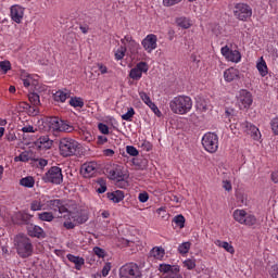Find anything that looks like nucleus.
Here are the masks:
<instances>
[{
  "instance_id": "39",
  "label": "nucleus",
  "mask_w": 278,
  "mask_h": 278,
  "mask_svg": "<svg viewBox=\"0 0 278 278\" xmlns=\"http://www.w3.org/2000/svg\"><path fill=\"white\" fill-rule=\"evenodd\" d=\"M129 77L135 81H139V79H142V73L137 67H134L129 72Z\"/></svg>"
},
{
  "instance_id": "45",
  "label": "nucleus",
  "mask_w": 278,
  "mask_h": 278,
  "mask_svg": "<svg viewBox=\"0 0 278 278\" xmlns=\"http://www.w3.org/2000/svg\"><path fill=\"white\" fill-rule=\"evenodd\" d=\"M184 265H185V267H186L188 270H194V268H197V260H194V258L186 260V261L184 262Z\"/></svg>"
},
{
  "instance_id": "64",
  "label": "nucleus",
  "mask_w": 278,
  "mask_h": 278,
  "mask_svg": "<svg viewBox=\"0 0 278 278\" xmlns=\"http://www.w3.org/2000/svg\"><path fill=\"white\" fill-rule=\"evenodd\" d=\"M79 29L83 34H88V31L90 30V27L88 26V24H83L79 26Z\"/></svg>"
},
{
  "instance_id": "63",
  "label": "nucleus",
  "mask_w": 278,
  "mask_h": 278,
  "mask_svg": "<svg viewBox=\"0 0 278 278\" xmlns=\"http://www.w3.org/2000/svg\"><path fill=\"white\" fill-rule=\"evenodd\" d=\"M223 188H224L227 192H231V190H232L231 181H229V180H224V181H223Z\"/></svg>"
},
{
  "instance_id": "10",
  "label": "nucleus",
  "mask_w": 278,
  "mask_h": 278,
  "mask_svg": "<svg viewBox=\"0 0 278 278\" xmlns=\"http://www.w3.org/2000/svg\"><path fill=\"white\" fill-rule=\"evenodd\" d=\"M141 45L147 53H152L157 49V36L153 34L147 35Z\"/></svg>"
},
{
  "instance_id": "47",
  "label": "nucleus",
  "mask_w": 278,
  "mask_h": 278,
  "mask_svg": "<svg viewBox=\"0 0 278 278\" xmlns=\"http://www.w3.org/2000/svg\"><path fill=\"white\" fill-rule=\"evenodd\" d=\"M135 68H137L138 71H140L141 72V74L142 73H148V71H149V64H147V62H139L136 66H135Z\"/></svg>"
},
{
  "instance_id": "37",
  "label": "nucleus",
  "mask_w": 278,
  "mask_h": 278,
  "mask_svg": "<svg viewBox=\"0 0 278 278\" xmlns=\"http://www.w3.org/2000/svg\"><path fill=\"white\" fill-rule=\"evenodd\" d=\"M191 247H192L191 242H189V241L182 242L178 247V253H180V255H186V253H188L190 251Z\"/></svg>"
},
{
  "instance_id": "29",
  "label": "nucleus",
  "mask_w": 278,
  "mask_h": 278,
  "mask_svg": "<svg viewBox=\"0 0 278 278\" xmlns=\"http://www.w3.org/2000/svg\"><path fill=\"white\" fill-rule=\"evenodd\" d=\"M36 180L31 176L20 179V186H23L24 188H34Z\"/></svg>"
},
{
  "instance_id": "32",
  "label": "nucleus",
  "mask_w": 278,
  "mask_h": 278,
  "mask_svg": "<svg viewBox=\"0 0 278 278\" xmlns=\"http://www.w3.org/2000/svg\"><path fill=\"white\" fill-rule=\"evenodd\" d=\"M38 218L45 223H51L55 216L51 212H42L38 214Z\"/></svg>"
},
{
  "instance_id": "34",
  "label": "nucleus",
  "mask_w": 278,
  "mask_h": 278,
  "mask_svg": "<svg viewBox=\"0 0 278 278\" xmlns=\"http://www.w3.org/2000/svg\"><path fill=\"white\" fill-rule=\"evenodd\" d=\"M243 225H245L247 227H253V226L257 225V218L254 215H251L248 213L245 215Z\"/></svg>"
},
{
  "instance_id": "59",
  "label": "nucleus",
  "mask_w": 278,
  "mask_h": 278,
  "mask_svg": "<svg viewBox=\"0 0 278 278\" xmlns=\"http://www.w3.org/2000/svg\"><path fill=\"white\" fill-rule=\"evenodd\" d=\"M181 0H163V4L166 8H170V5H177V3H180Z\"/></svg>"
},
{
  "instance_id": "26",
  "label": "nucleus",
  "mask_w": 278,
  "mask_h": 278,
  "mask_svg": "<svg viewBox=\"0 0 278 278\" xmlns=\"http://www.w3.org/2000/svg\"><path fill=\"white\" fill-rule=\"evenodd\" d=\"M176 24L178 27H181L182 29H190L192 27V23H190V18L188 17H177L176 18Z\"/></svg>"
},
{
  "instance_id": "21",
  "label": "nucleus",
  "mask_w": 278,
  "mask_h": 278,
  "mask_svg": "<svg viewBox=\"0 0 278 278\" xmlns=\"http://www.w3.org/2000/svg\"><path fill=\"white\" fill-rule=\"evenodd\" d=\"M106 197L110 199V201H113V203H121V201L125 199V192L116 190L114 192L106 193Z\"/></svg>"
},
{
  "instance_id": "11",
  "label": "nucleus",
  "mask_w": 278,
  "mask_h": 278,
  "mask_svg": "<svg viewBox=\"0 0 278 278\" xmlns=\"http://www.w3.org/2000/svg\"><path fill=\"white\" fill-rule=\"evenodd\" d=\"M47 207L53 212H59V214H66L68 208L64 205V201L60 199H53L46 201Z\"/></svg>"
},
{
  "instance_id": "5",
  "label": "nucleus",
  "mask_w": 278,
  "mask_h": 278,
  "mask_svg": "<svg viewBox=\"0 0 278 278\" xmlns=\"http://www.w3.org/2000/svg\"><path fill=\"white\" fill-rule=\"evenodd\" d=\"M142 271L136 263H127L119 268V278H140Z\"/></svg>"
},
{
  "instance_id": "43",
  "label": "nucleus",
  "mask_w": 278,
  "mask_h": 278,
  "mask_svg": "<svg viewBox=\"0 0 278 278\" xmlns=\"http://www.w3.org/2000/svg\"><path fill=\"white\" fill-rule=\"evenodd\" d=\"M136 114V111L134 108H129L128 111L122 115V121L130 122L131 118H134V115Z\"/></svg>"
},
{
  "instance_id": "3",
  "label": "nucleus",
  "mask_w": 278,
  "mask_h": 278,
  "mask_svg": "<svg viewBox=\"0 0 278 278\" xmlns=\"http://www.w3.org/2000/svg\"><path fill=\"white\" fill-rule=\"evenodd\" d=\"M59 149L62 157H71L77 155L81 149V144L71 138H63L60 140Z\"/></svg>"
},
{
  "instance_id": "20",
  "label": "nucleus",
  "mask_w": 278,
  "mask_h": 278,
  "mask_svg": "<svg viewBox=\"0 0 278 278\" xmlns=\"http://www.w3.org/2000/svg\"><path fill=\"white\" fill-rule=\"evenodd\" d=\"M66 257H67L68 262H72V264H75L76 270H79L81 268V266H84V264H86V260H84V257L75 256L73 254H67Z\"/></svg>"
},
{
  "instance_id": "17",
  "label": "nucleus",
  "mask_w": 278,
  "mask_h": 278,
  "mask_svg": "<svg viewBox=\"0 0 278 278\" xmlns=\"http://www.w3.org/2000/svg\"><path fill=\"white\" fill-rule=\"evenodd\" d=\"M241 127L243 129V131H247L248 134H250L254 140H260V137L262 135H260V129L255 127V125L249 123V122H243L241 124Z\"/></svg>"
},
{
  "instance_id": "61",
  "label": "nucleus",
  "mask_w": 278,
  "mask_h": 278,
  "mask_svg": "<svg viewBox=\"0 0 278 278\" xmlns=\"http://www.w3.org/2000/svg\"><path fill=\"white\" fill-rule=\"evenodd\" d=\"M28 114L30 116H38L40 114V111L38 110V106H31V109H28Z\"/></svg>"
},
{
  "instance_id": "23",
  "label": "nucleus",
  "mask_w": 278,
  "mask_h": 278,
  "mask_svg": "<svg viewBox=\"0 0 278 278\" xmlns=\"http://www.w3.org/2000/svg\"><path fill=\"white\" fill-rule=\"evenodd\" d=\"M175 269L180 270L179 265L161 264L159 267L160 273H164V275H170L175 273Z\"/></svg>"
},
{
  "instance_id": "38",
  "label": "nucleus",
  "mask_w": 278,
  "mask_h": 278,
  "mask_svg": "<svg viewBox=\"0 0 278 278\" xmlns=\"http://www.w3.org/2000/svg\"><path fill=\"white\" fill-rule=\"evenodd\" d=\"M70 105L72 108H84V99L79 97H72L70 100Z\"/></svg>"
},
{
  "instance_id": "31",
  "label": "nucleus",
  "mask_w": 278,
  "mask_h": 278,
  "mask_svg": "<svg viewBox=\"0 0 278 278\" xmlns=\"http://www.w3.org/2000/svg\"><path fill=\"white\" fill-rule=\"evenodd\" d=\"M150 253L152 257H155V260H162V257L166 255V252L163 248H153Z\"/></svg>"
},
{
  "instance_id": "51",
  "label": "nucleus",
  "mask_w": 278,
  "mask_h": 278,
  "mask_svg": "<svg viewBox=\"0 0 278 278\" xmlns=\"http://www.w3.org/2000/svg\"><path fill=\"white\" fill-rule=\"evenodd\" d=\"M0 68L1 71H3L4 73H8L10 71V68H12V65L10 64L9 61H1L0 62Z\"/></svg>"
},
{
  "instance_id": "44",
  "label": "nucleus",
  "mask_w": 278,
  "mask_h": 278,
  "mask_svg": "<svg viewBox=\"0 0 278 278\" xmlns=\"http://www.w3.org/2000/svg\"><path fill=\"white\" fill-rule=\"evenodd\" d=\"M43 207V204L42 202H40L39 200H34L31 203H30V210L31 212H40V210H42Z\"/></svg>"
},
{
  "instance_id": "53",
  "label": "nucleus",
  "mask_w": 278,
  "mask_h": 278,
  "mask_svg": "<svg viewBox=\"0 0 278 278\" xmlns=\"http://www.w3.org/2000/svg\"><path fill=\"white\" fill-rule=\"evenodd\" d=\"M110 270H112V263H105L102 268V277H108V275H110Z\"/></svg>"
},
{
  "instance_id": "28",
  "label": "nucleus",
  "mask_w": 278,
  "mask_h": 278,
  "mask_svg": "<svg viewBox=\"0 0 278 278\" xmlns=\"http://www.w3.org/2000/svg\"><path fill=\"white\" fill-rule=\"evenodd\" d=\"M48 123L50 129H52L53 131H60V127L62 124V119H60V117H50Z\"/></svg>"
},
{
  "instance_id": "24",
  "label": "nucleus",
  "mask_w": 278,
  "mask_h": 278,
  "mask_svg": "<svg viewBox=\"0 0 278 278\" xmlns=\"http://www.w3.org/2000/svg\"><path fill=\"white\" fill-rule=\"evenodd\" d=\"M247 211L244 210H236L232 214L235 220L237 223H240V225H243L244 223V219L247 218Z\"/></svg>"
},
{
  "instance_id": "46",
  "label": "nucleus",
  "mask_w": 278,
  "mask_h": 278,
  "mask_svg": "<svg viewBox=\"0 0 278 278\" xmlns=\"http://www.w3.org/2000/svg\"><path fill=\"white\" fill-rule=\"evenodd\" d=\"M126 153H128V155H131V157H138L140 152L138 151V149H136V147L127 146Z\"/></svg>"
},
{
  "instance_id": "6",
  "label": "nucleus",
  "mask_w": 278,
  "mask_h": 278,
  "mask_svg": "<svg viewBox=\"0 0 278 278\" xmlns=\"http://www.w3.org/2000/svg\"><path fill=\"white\" fill-rule=\"evenodd\" d=\"M202 146L208 153H216L218 151V135L206 132L202 138Z\"/></svg>"
},
{
  "instance_id": "49",
  "label": "nucleus",
  "mask_w": 278,
  "mask_h": 278,
  "mask_svg": "<svg viewBox=\"0 0 278 278\" xmlns=\"http://www.w3.org/2000/svg\"><path fill=\"white\" fill-rule=\"evenodd\" d=\"M271 131H274L275 136H278V116L271 119Z\"/></svg>"
},
{
  "instance_id": "36",
  "label": "nucleus",
  "mask_w": 278,
  "mask_h": 278,
  "mask_svg": "<svg viewBox=\"0 0 278 278\" xmlns=\"http://www.w3.org/2000/svg\"><path fill=\"white\" fill-rule=\"evenodd\" d=\"M28 101L34 106L40 105V96L37 92H30L28 93Z\"/></svg>"
},
{
  "instance_id": "16",
  "label": "nucleus",
  "mask_w": 278,
  "mask_h": 278,
  "mask_svg": "<svg viewBox=\"0 0 278 278\" xmlns=\"http://www.w3.org/2000/svg\"><path fill=\"white\" fill-rule=\"evenodd\" d=\"M109 179L112 181H126V179H129V175L124 174L123 169L116 167L109 170Z\"/></svg>"
},
{
  "instance_id": "41",
  "label": "nucleus",
  "mask_w": 278,
  "mask_h": 278,
  "mask_svg": "<svg viewBox=\"0 0 278 278\" xmlns=\"http://www.w3.org/2000/svg\"><path fill=\"white\" fill-rule=\"evenodd\" d=\"M75 128L68 124V122L61 119V127L59 131H66V134H71Z\"/></svg>"
},
{
  "instance_id": "55",
  "label": "nucleus",
  "mask_w": 278,
  "mask_h": 278,
  "mask_svg": "<svg viewBox=\"0 0 278 278\" xmlns=\"http://www.w3.org/2000/svg\"><path fill=\"white\" fill-rule=\"evenodd\" d=\"M269 275L271 278H278V265H273L269 269Z\"/></svg>"
},
{
  "instance_id": "58",
  "label": "nucleus",
  "mask_w": 278,
  "mask_h": 278,
  "mask_svg": "<svg viewBox=\"0 0 278 278\" xmlns=\"http://www.w3.org/2000/svg\"><path fill=\"white\" fill-rule=\"evenodd\" d=\"M140 203H147L149 201V193L148 192H141L138 197Z\"/></svg>"
},
{
  "instance_id": "9",
  "label": "nucleus",
  "mask_w": 278,
  "mask_h": 278,
  "mask_svg": "<svg viewBox=\"0 0 278 278\" xmlns=\"http://www.w3.org/2000/svg\"><path fill=\"white\" fill-rule=\"evenodd\" d=\"M222 55L228 60V62H235V64H238L240 60H242V54L238 50H231L229 49V46H225L222 48Z\"/></svg>"
},
{
  "instance_id": "42",
  "label": "nucleus",
  "mask_w": 278,
  "mask_h": 278,
  "mask_svg": "<svg viewBox=\"0 0 278 278\" xmlns=\"http://www.w3.org/2000/svg\"><path fill=\"white\" fill-rule=\"evenodd\" d=\"M125 53H127V47L121 46L115 52V60H123V58H125Z\"/></svg>"
},
{
  "instance_id": "48",
  "label": "nucleus",
  "mask_w": 278,
  "mask_h": 278,
  "mask_svg": "<svg viewBox=\"0 0 278 278\" xmlns=\"http://www.w3.org/2000/svg\"><path fill=\"white\" fill-rule=\"evenodd\" d=\"M139 97L146 103V105H150L153 103V101H151V98L149 97V94H147V92H144V91L139 92Z\"/></svg>"
},
{
  "instance_id": "62",
  "label": "nucleus",
  "mask_w": 278,
  "mask_h": 278,
  "mask_svg": "<svg viewBox=\"0 0 278 278\" xmlns=\"http://www.w3.org/2000/svg\"><path fill=\"white\" fill-rule=\"evenodd\" d=\"M22 131L24 134H36V130L34 129V126L29 125V126H24L22 128Z\"/></svg>"
},
{
  "instance_id": "25",
  "label": "nucleus",
  "mask_w": 278,
  "mask_h": 278,
  "mask_svg": "<svg viewBox=\"0 0 278 278\" xmlns=\"http://www.w3.org/2000/svg\"><path fill=\"white\" fill-rule=\"evenodd\" d=\"M256 68L262 77H266L268 75V66L266 65L264 58H261V62L256 64Z\"/></svg>"
},
{
  "instance_id": "15",
  "label": "nucleus",
  "mask_w": 278,
  "mask_h": 278,
  "mask_svg": "<svg viewBox=\"0 0 278 278\" xmlns=\"http://www.w3.org/2000/svg\"><path fill=\"white\" fill-rule=\"evenodd\" d=\"M23 16H25V8L18 4L11 7V18L14 23L21 24L23 22Z\"/></svg>"
},
{
  "instance_id": "60",
  "label": "nucleus",
  "mask_w": 278,
  "mask_h": 278,
  "mask_svg": "<svg viewBox=\"0 0 278 278\" xmlns=\"http://www.w3.org/2000/svg\"><path fill=\"white\" fill-rule=\"evenodd\" d=\"M63 227H65V229H75V227H77V224H75V222H70L66 220L63 223Z\"/></svg>"
},
{
  "instance_id": "40",
  "label": "nucleus",
  "mask_w": 278,
  "mask_h": 278,
  "mask_svg": "<svg viewBox=\"0 0 278 278\" xmlns=\"http://www.w3.org/2000/svg\"><path fill=\"white\" fill-rule=\"evenodd\" d=\"M98 185L100 186V187L97 189L98 194H103V193H105L106 190H108V184L105 182V179L99 178V179H98Z\"/></svg>"
},
{
  "instance_id": "22",
  "label": "nucleus",
  "mask_w": 278,
  "mask_h": 278,
  "mask_svg": "<svg viewBox=\"0 0 278 278\" xmlns=\"http://www.w3.org/2000/svg\"><path fill=\"white\" fill-rule=\"evenodd\" d=\"M37 144H40V148L51 149L53 147V140L49 138V135H45L38 138Z\"/></svg>"
},
{
  "instance_id": "14",
  "label": "nucleus",
  "mask_w": 278,
  "mask_h": 278,
  "mask_svg": "<svg viewBox=\"0 0 278 278\" xmlns=\"http://www.w3.org/2000/svg\"><path fill=\"white\" fill-rule=\"evenodd\" d=\"M31 218H34V215L20 211L15 213L13 223L14 225H26V227H29L31 224Z\"/></svg>"
},
{
  "instance_id": "1",
  "label": "nucleus",
  "mask_w": 278,
  "mask_h": 278,
  "mask_svg": "<svg viewBox=\"0 0 278 278\" xmlns=\"http://www.w3.org/2000/svg\"><path fill=\"white\" fill-rule=\"evenodd\" d=\"M14 247L18 257L22 260H27V257L34 255V243L25 233H18L14 238Z\"/></svg>"
},
{
  "instance_id": "2",
  "label": "nucleus",
  "mask_w": 278,
  "mask_h": 278,
  "mask_svg": "<svg viewBox=\"0 0 278 278\" xmlns=\"http://www.w3.org/2000/svg\"><path fill=\"white\" fill-rule=\"evenodd\" d=\"M169 108L174 114H188L192 110V99L188 96L175 97L169 102Z\"/></svg>"
},
{
  "instance_id": "12",
  "label": "nucleus",
  "mask_w": 278,
  "mask_h": 278,
  "mask_svg": "<svg viewBox=\"0 0 278 278\" xmlns=\"http://www.w3.org/2000/svg\"><path fill=\"white\" fill-rule=\"evenodd\" d=\"M64 215L63 218L67 217V220H73L76 225H84V223H88V214L81 212H72L68 211Z\"/></svg>"
},
{
  "instance_id": "33",
  "label": "nucleus",
  "mask_w": 278,
  "mask_h": 278,
  "mask_svg": "<svg viewBox=\"0 0 278 278\" xmlns=\"http://www.w3.org/2000/svg\"><path fill=\"white\" fill-rule=\"evenodd\" d=\"M172 222L175 223V225L180 229H184L186 227V217H184V215L181 214L176 215Z\"/></svg>"
},
{
  "instance_id": "52",
  "label": "nucleus",
  "mask_w": 278,
  "mask_h": 278,
  "mask_svg": "<svg viewBox=\"0 0 278 278\" xmlns=\"http://www.w3.org/2000/svg\"><path fill=\"white\" fill-rule=\"evenodd\" d=\"M98 129L99 131H101V134H103L104 136H108V134H110V127H108V125L100 123L98 125Z\"/></svg>"
},
{
  "instance_id": "18",
  "label": "nucleus",
  "mask_w": 278,
  "mask_h": 278,
  "mask_svg": "<svg viewBox=\"0 0 278 278\" xmlns=\"http://www.w3.org/2000/svg\"><path fill=\"white\" fill-rule=\"evenodd\" d=\"M224 79L228 84L236 81V79H240V71L238 68L229 67L224 72Z\"/></svg>"
},
{
  "instance_id": "13",
  "label": "nucleus",
  "mask_w": 278,
  "mask_h": 278,
  "mask_svg": "<svg viewBox=\"0 0 278 278\" xmlns=\"http://www.w3.org/2000/svg\"><path fill=\"white\" fill-rule=\"evenodd\" d=\"M27 235L30 238H37L38 240H42L47 238V232H45V229L38 225L30 224L26 226Z\"/></svg>"
},
{
  "instance_id": "30",
  "label": "nucleus",
  "mask_w": 278,
  "mask_h": 278,
  "mask_svg": "<svg viewBox=\"0 0 278 278\" xmlns=\"http://www.w3.org/2000/svg\"><path fill=\"white\" fill-rule=\"evenodd\" d=\"M53 97H54V101L64 103V101H66V99H70V98H71V93L64 92V91H62V90H59V91H56V92L53 94Z\"/></svg>"
},
{
  "instance_id": "54",
  "label": "nucleus",
  "mask_w": 278,
  "mask_h": 278,
  "mask_svg": "<svg viewBox=\"0 0 278 278\" xmlns=\"http://www.w3.org/2000/svg\"><path fill=\"white\" fill-rule=\"evenodd\" d=\"M15 160H20V162H29V153L28 152H22L18 157H15Z\"/></svg>"
},
{
  "instance_id": "50",
  "label": "nucleus",
  "mask_w": 278,
  "mask_h": 278,
  "mask_svg": "<svg viewBox=\"0 0 278 278\" xmlns=\"http://www.w3.org/2000/svg\"><path fill=\"white\" fill-rule=\"evenodd\" d=\"M162 278H184V276H181L180 269H174V273L167 274Z\"/></svg>"
},
{
  "instance_id": "56",
  "label": "nucleus",
  "mask_w": 278,
  "mask_h": 278,
  "mask_svg": "<svg viewBox=\"0 0 278 278\" xmlns=\"http://www.w3.org/2000/svg\"><path fill=\"white\" fill-rule=\"evenodd\" d=\"M93 253H94V255H98L99 257H105V250H103L99 247L93 248Z\"/></svg>"
},
{
  "instance_id": "27",
  "label": "nucleus",
  "mask_w": 278,
  "mask_h": 278,
  "mask_svg": "<svg viewBox=\"0 0 278 278\" xmlns=\"http://www.w3.org/2000/svg\"><path fill=\"white\" fill-rule=\"evenodd\" d=\"M215 244L217 247H220L222 249H225V251H227V253H231V255H233L236 253L233 245L229 244V242H227V241L216 240Z\"/></svg>"
},
{
  "instance_id": "57",
  "label": "nucleus",
  "mask_w": 278,
  "mask_h": 278,
  "mask_svg": "<svg viewBox=\"0 0 278 278\" xmlns=\"http://www.w3.org/2000/svg\"><path fill=\"white\" fill-rule=\"evenodd\" d=\"M148 106H150V109L152 110V112H154L155 116H162V112L160 111V109L157 108V105H155V103H151L148 104Z\"/></svg>"
},
{
  "instance_id": "19",
  "label": "nucleus",
  "mask_w": 278,
  "mask_h": 278,
  "mask_svg": "<svg viewBox=\"0 0 278 278\" xmlns=\"http://www.w3.org/2000/svg\"><path fill=\"white\" fill-rule=\"evenodd\" d=\"M84 177H92L97 173V165L94 163H85L81 166Z\"/></svg>"
},
{
  "instance_id": "7",
  "label": "nucleus",
  "mask_w": 278,
  "mask_h": 278,
  "mask_svg": "<svg viewBox=\"0 0 278 278\" xmlns=\"http://www.w3.org/2000/svg\"><path fill=\"white\" fill-rule=\"evenodd\" d=\"M233 14L238 21L247 22L253 16V9L247 3H237L235 5Z\"/></svg>"
},
{
  "instance_id": "4",
  "label": "nucleus",
  "mask_w": 278,
  "mask_h": 278,
  "mask_svg": "<svg viewBox=\"0 0 278 278\" xmlns=\"http://www.w3.org/2000/svg\"><path fill=\"white\" fill-rule=\"evenodd\" d=\"M42 181L45 184H52L53 186H61L64 182V175H62V168L59 166H52L42 176Z\"/></svg>"
},
{
  "instance_id": "8",
  "label": "nucleus",
  "mask_w": 278,
  "mask_h": 278,
  "mask_svg": "<svg viewBox=\"0 0 278 278\" xmlns=\"http://www.w3.org/2000/svg\"><path fill=\"white\" fill-rule=\"evenodd\" d=\"M237 103L240 110H249L253 105V94H251V91L241 89L237 98Z\"/></svg>"
},
{
  "instance_id": "35",
  "label": "nucleus",
  "mask_w": 278,
  "mask_h": 278,
  "mask_svg": "<svg viewBox=\"0 0 278 278\" xmlns=\"http://www.w3.org/2000/svg\"><path fill=\"white\" fill-rule=\"evenodd\" d=\"M124 39L126 40V42H129L130 47H132L131 53H137L138 47H140V45H138V42H136V40H134L130 35H126Z\"/></svg>"
}]
</instances>
